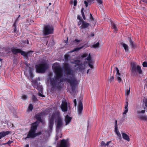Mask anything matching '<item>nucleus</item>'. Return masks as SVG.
I'll return each instance as SVG.
<instances>
[{
	"label": "nucleus",
	"mask_w": 147,
	"mask_h": 147,
	"mask_svg": "<svg viewBox=\"0 0 147 147\" xmlns=\"http://www.w3.org/2000/svg\"><path fill=\"white\" fill-rule=\"evenodd\" d=\"M55 74L54 78H52L53 76V73L50 72L48 74L47 80L48 81H50L51 84L54 86L57 84L61 82V78L63 75V71L62 68L59 63H54L52 66Z\"/></svg>",
	"instance_id": "f257e3e1"
},
{
	"label": "nucleus",
	"mask_w": 147,
	"mask_h": 147,
	"mask_svg": "<svg viewBox=\"0 0 147 147\" xmlns=\"http://www.w3.org/2000/svg\"><path fill=\"white\" fill-rule=\"evenodd\" d=\"M63 66L65 74L70 78L69 79H67V81L69 83L72 91L74 92L76 86L78 84L79 81L75 77L74 71L71 69L69 64L65 63H63Z\"/></svg>",
	"instance_id": "f03ea898"
},
{
	"label": "nucleus",
	"mask_w": 147,
	"mask_h": 147,
	"mask_svg": "<svg viewBox=\"0 0 147 147\" xmlns=\"http://www.w3.org/2000/svg\"><path fill=\"white\" fill-rule=\"evenodd\" d=\"M55 120L57 131L61 130L63 125V119L59 113L56 112L53 113L49 118V128L50 129L52 128L54 120Z\"/></svg>",
	"instance_id": "7ed1b4c3"
},
{
	"label": "nucleus",
	"mask_w": 147,
	"mask_h": 147,
	"mask_svg": "<svg viewBox=\"0 0 147 147\" xmlns=\"http://www.w3.org/2000/svg\"><path fill=\"white\" fill-rule=\"evenodd\" d=\"M38 124V123L37 121L33 123L31 129L29 131L27 137L25 138V140L28 138H34L36 136L35 132L37 129Z\"/></svg>",
	"instance_id": "20e7f679"
},
{
	"label": "nucleus",
	"mask_w": 147,
	"mask_h": 147,
	"mask_svg": "<svg viewBox=\"0 0 147 147\" xmlns=\"http://www.w3.org/2000/svg\"><path fill=\"white\" fill-rule=\"evenodd\" d=\"M131 72L132 75H136L137 73L139 74H142V70L140 66L137 65L136 63H131Z\"/></svg>",
	"instance_id": "39448f33"
},
{
	"label": "nucleus",
	"mask_w": 147,
	"mask_h": 147,
	"mask_svg": "<svg viewBox=\"0 0 147 147\" xmlns=\"http://www.w3.org/2000/svg\"><path fill=\"white\" fill-rule=\"evenodd\" d=\"M53 30L52 26L47 25L44 26L43 32L44 35H47L53 33Z\"/></svg>",
	"instance_id": "423d86ee"
},
{
	"label": "nucleus",
	"mask_w": 147,
	"mask_h": 147,
	"mask_svg": "<svg viewBox=\"0 0 147 147\" xmlns=\"http://www.w3.org/2000/svg\"><path fill=\"white\" fill-rule=\"evenodd\" d=\"M37 71L39 73H44L47 68V65L44 63H42L36 66Z\"/></svg>",
	"instance_id": "0eeeda50"
},
{
	"label": "nucleus",
	"mask_w": 147,
	"mask_h": 147,
	"mask_svg": "<svg viewBox=\"0 0 147 147\" xmlns=\"http://www.w3.org/2000/svg\"><path fill=\"white\" fill-rule=\"evenodd\" d=\"M75 62L76 63L75 66V67L76 68L75 69L76 71H82L85 69V64L82 63L80 60H76L75 61Z\"/></svg>",
	"instance_id": "6e6552de"
},
{
	"label": "nucleus",
	"mask_w": 147,
	"mask_h": 147,
	"mask_svg": "<svg viewBox=\"0 0 147 147\" xmlns=\"http://www.w3.org/2000/svg\"><path fill=\"white\" fill-rule=\"evenodd\" d=\"M60 107L63 111L65 112L67 111V103L65 100L62 101Z\"/></svg>",
	"instance_id": "1a4fd4ad"
},
{
	"label": "nucleus",
	"mask_w": 147,
	"mask_h": 147,
	"mask_svg": "<svg viewBox=\"0 0 147 147\" xmlns=\"http://www.w3.org/2000/svg\"><path fill=\"white\" fill-rule=\"evenodd\" d=\"M83 109L82 101L81 100L79 101L78 106V113L79 115H81L82 114Z\"/></svg>",
	"instance_id": "9d476101"
},
{
	"label": "nucleus",
	"mask_w": 147,
	"mask_h": 147,
	"mask_svg": "<svg viewBox=\"0 0 147 147\" xmlns=\"http://www.w3.org/2000/svg\"><path fill=\"white\" fill-rule=\"evenodd\" d=\"M97 2L100 5L102 4V3L103 2L102 0H96ZM95 0H87V1H84V3L85 4V6L86 7L88 6V3H89L91 2L94 3Z\"/></svg>",
	"instance_id": "9b49d317"
},
{
	"label": "nucleus",
	"mask_w": 147,
	"mask_h": 147,
	"mask_svg": "<svg viewBox=\"0 0 147 147\" xmlns=\"http://www.w3.org/2000/svg\"><path fill=\"white\" fill-rule=\"evenodd\" d=\"M68 144L67 140L63 139L61 140L60 144L58 146V147H67Z\"/></svg>",
	"instance_id": "f8f14e48"
},
{
	"label": "nucleus",
	"mask_w": 147,
	"mask_h": 147,
	"mask_svg": "<svg viewBox=\"0 0 147 147\" xmlns=\"http://www.w3.org/2000/svg\"><path fill=\"white\" fill-rule=\"evenodd\" d=\"M115 69L116 71V79L119 82H121L122 81L121 78V74L119 72L118 69L117 67H116Z\"/></svg>",
	"instance_id": "ddd939ff"
},
{
	"label": "nucleus",
	"mask_w": 147,
	"mask_h": 147,
	"mask_svg": "<svg viewBox=\"0 0 147 147\" xmlns=\"http://www.w3.org/2000/svg\"><path fill=\"white\" fill-rule=\"evenodd\" d=\"M82 25L80 27L81 29H85L88 28L90 26V24L84 20L82 21Z\"/></svg>",
	"instance_id": "4468645a"
},
{
	"label": "nucleus",
	"mask_w": 147,
	"mask_h": 147,
	"mask_svg": "<svg viewBox=\"0 0 147 147\" xmlns=\"http://www.w3.org/2000/svg\"><path fill=\"white\" fill-rule=\"evenodd\" d=\"M44 114H45L44 113H42L37 114L36 115V117L37 120L39 121L40 122H42V121L41 119V117H42V115Z\"/></svg>",
	"instance_id": "2eb2a0df"
},
{
	"label": "nucleus",
	"mask_w": 147,
	"mask_h": 147,
	"mask_svg": "<svg viewBox=\"0 0 147 147\" xmlns=\"http://www.w3.org/2000/svg\"><path fill=\"white\" fill-rule=\"evenodd\" d=\"M72 118L68 115H67L65 117V125L69 124L71 119Z\"/></svg>",
	"instance_id": "dca6fc26"
},
{
	"label": "nucleus",
	"mask_w": 147,
	"mask_h": 147,
	"mask_svg": "<svg viewBox=\"0 0 147 147\" xmlns=\"http://www.w3.org/2000/svg\"><path fill=\"white\" fill-rule=\"evenodd\" d=\"M11 51L14 55H16L18 53H20L21 51V50L15 48H11Z\"/></svg>",
	"instance_id": "f3484780"
},
{
	"label": "nucleus",
	"mask_w": 147,
	"mask_h": 147,
	"mask_svg": "<svg viewBox=\"0 0 147 147\" xmlns=\"http://www.w3.org/2000/svg\"><path fill=\"white\" fill-rule=\"evenodd\" d=\"M128 40L130 44L131 48L134 49L136 47V44L134 43L130 38L129 37Z\"/></svg>",
	"instance_id": "a211bd4d"
},
{
	"label": "nucleus",
	"mask_w": 147,
	"mask_h": 147,
	"mask_svg": "<svg viewBox=\"0 0 147 147\" xmlns=\"http://www.w3.org/2000/svg\"><path fill=\"white\" fill-rule=\"evenodd\" d=\"M9 133V131H2L0 132V139L3 138Z\"/></svg>",
	"instance_id": "6ab92c4d"
},
{
	"label": "nucleus",
	"mask_w": 147,
	"mask_h": 147,
	"mask_svg": "<svg viewBox=\"0 0 147 147\" xmlns=\"http://www.w3.org/2000/svg\"><path fill=\"white\" fill-rule=\"evenodd\" d=\"M123 138L124 139L128 141H129L130 139L129 138L128 136L125 133H122Z\"/></svg>",
	"instance_id": "aec40b11"
},
{
	"label": "nucleus",
	"mask_w": 147,
	"mask_h": 147,
	"mask_svg": "<svg viewBox=\"0 0 147 147\" xmlns=\"http://www.w3.org/2000/svg\"><path fill=\"white\" fill-rule=\"evenodd\" d=\"M115 132L116 133L117 136H118L119 138V139H120L121 138V135L119 133L118 130V128H115Z\"/></svg>",
	"instance_id": "412c9836"
},
{
	"label": "nucleus",
	"mask_w": 147,
	"mask_h": 147,
	"mask_svg": "<svg viewBox=\"0 0 147 147\" xmlns=\"http://www.w3.org/2000/svg\"><path fill=\"white\" fill-rule=\"evenodd\" d=\"M128 105V102L127 101L126 102V105H125V110L124 111L123 113V114H126L127 113V112L128 111V109L127 108Z\"/></svg>",
	"instance_id": "4be33fe9"
},
{
	"label": "nucleus",
	"mask_w": 147,
	"mask_h": 147,
	"mask_svg": "<svg viewBox=\"0 0 147 147\" xmlns=\"http://www.w3.org/2000/svg\"><path fill=\"white\" fill-rule=\"evenodd\" d=\"M20 53H21V55H22L24 57H27L28 55L30 53H26L24 51L21 50V51H20Z\"/></svg>",
	"instance_id": "5701e85b"
},
{
	"label": "nucleus",
	"mask_w": 147,
	"mask_h": 147,
	"mask_svg": "<svg viewBox=\"0 0 147 147\" xmlns=\"http://www.w3.org/2000/svg\"><path fill=\"white\" fill-rule=\"evenodd\" d=\"M123 46L124 48V49L126 52H127L128 51V45L125 43H122L121 44Z\"/></svg>",
	"instance_id": "b1692460"
},
{
	"label": "nucleus",
	"mask_w": 147,
	"mask_h": 147,
	"mask_svg": "<svg viewBox=\"0 0 147 147\" xmlns=\"http://www.w3.org/2000/svg\"><path fill=\"white\" fill-rule=\"evenodd\" d=\"M111 25H112V28L114 29L115 31H116L117 30V27L114 23L111 22Z\"/></svg>",
	"instance_id": "393cba45"
},
{
	"label": "nucleus",
	"mask_w": 147,
	"mask_h": 147,
	"mask_svg": "<svg viewBox=\"0 0 147 147\" xmlns=\"http://www.w3.org/2000/svg\"><path fill=\"white\" fill-rule=\"evenodd\" d=\"M130 88L129 87L128 88L126 89L125 90V95L126 96H127V97L129 95L130 93Z\"/></svg>",
	"instance_id": "a878e982"
},
{
	"label": "nucleus",
	"mask_w": 147,
	"mask_h": 147,
	"mask_svg": "<svg viewBox=\"0 0 147 147\" xmlns=\"http://www.w3.org/2000/svg\"><path fill=\"white\" fill-rule=\"evenodd\" d=\"M100 44L99 42L96 43H94L92 46V47L95 48H98Z\"/></svg>",
	"instance_id": "bb28decb"
},
{
	"label": "nucleus",
	"mask_w": 147,
	"mask_h": 147,
	"mask_svg": "<svg viewBox=\"0 0 147 147\" xmlns=\"http://www.w3.org/2000/svg\"><path fill=\"white\" fill-rule=\"evenodd\" d=\"M32 69L30 67H29V73L30 74V76L31 78H32L33 77V74L32 73Z\"/></svg>",
	"instance_id": "cd10ccee"
},
{
	"label": "nucleus",
	"mask_w": 147,
	"mask_h": 147,
	"mask_svg": "<svg viewBox=\"0 0 147 147\" xmlns=\"http://www.w3.org/2000/svg\"><path fill=\"white\" fill-rule=\"evenodd\" d=\"M33 109V106L32 104H30L28 107V111H31Z\"/></svg>",
	"instance_id": "c85d7f7f"
},
{
	"label": "nucleus",
	"mask_w": 147,
	"mask_h": 147,
	"mask_svg": "<svg viewBox=\"0 0 147 147\" xmlns=\"http://www.w3.org/2000/svg\"><path fill=\"white\" fill-rule=\"evenodd\" d=\"M114 80V76H112L110 77V78L108 79V81L109 82H113Z\"/></svg>",
	"instance_id": "c756f323"
},
{
	"label": "nucleus",
	"mask_w": 147,
	"mask_h": 147,
	"mask_svg": "<svg viewBox=\"0 0 147 147\" xmlns=\"http://www.w3.org/2000/svg\"><path fill=\"white\" fill-rule=\"evenodd\" d=\"M84 47V46H82L80 47L77 48H76L74 49V50L73 51H71V52H72L75 51H76L80 50V49L83 48Z\"/></svg>",
	"instance_id": "7c9ffc66"
},
{
	"label": "nucleus",
	"mask_w": 147,
	"mask_h": 147,
	"mask_svg": "<svg viewBox=\"0 0 147 147\" xmlns=\"http://www.w3.org/2000/svg\"><path fill=\"white\" fill-rule=\"evenodd\" d=\"M32 100L34 101H36L37 100V98L34 95L32 96Z\"/></svg>",
	"instance_id": "2f4dec72"
},
{
	"label": "nucleus",
	"mask_w": 147,
	"mask_h": 147,
	"mask_svg": "<svg viewBox=\"0 0 147 147\" xmlns=\"http://www.w3.org/2000/svg\"><path fill=\"white\" fill-rule=\"evenodd\" d=\"M145 110H143L141 111H138L137 112V113L138 114H140L141 113H145Z\"/></svg>",
	"instance_id": "473e14b6"
},
{
	"label": "nucleus",
	"mask_w": 147,
	"mask_h": 147,
	"mask_svg": "<svg viewBox=\"0 0 147 147\" xmlns=\"http://www.w3.org/2000/svg\"><path fill=\"white\" fill-rule=\"evenodd\" d=\"M22 98L23 100H25L27 98V96L25 95H23L22 96Z\"/></svg>",
	"instance_id": "72a5a7b5"
},
{
	"label": "nucleus",
	"mask_w": 147,
	"mask_h": 147,
	"mask_svg": "<svg viewBox=\"0 0 147 147\" xmlns=\"http://www.w3.org/2000/svg\"><path fill=\"white\" fill-rule=\"evenodd\" d=\"M106 143H105V142L104 141H102L101 142V144H100V146L101 147L102 146H106Z\"/></svg>",
	"instance_id": "f704fd0d"
},
{
	"label": "nucleus",
	"mask_w": 147,
	"mask_h": 147,
	"mask_svg": "<svg viewBox=\"0 0 147 147\" xmlns=\"http://www.w3.org/2000/svg\"><path fill=\"white\" fill-rule=\"evenodd\" d=\"M69 57V55H65V56H64L65 59V60L66 61H67L68 58Z\"/></svg>",
	"instance_id": "c9c22d12"
},
{
	"label": "nucleus",
	"mask_w": 147,
	"mask_h": 147,
	"mask_svg": "<svg viewBox=\"0 0 147 147\" xmlns=\"http://www.w3.org/2000/svg\"><path fill=\"white\" fill-rule=\"evenodd\" d=\"M143 66L144 67H147V62H144L142 64Z\"/></svg>",
	"instance_id": "e433bc0d"
},
{
	"label": "nucleus",
	"mask_w": 147,
	"mask_h": 147,
	"mask_svg": "<svg viewBox=\"0 0 147 147\" xmlns=\"http://www.w3.org/2000/svg\"><path fill=\"white\" fill-rule=\"evenodd\" d=\"M77 19H78L80 21L82 22V21L81 18V16L80 15H78L77 16Z\"/></svg>",
	"instance_id": "4c0bfd02"
},
{
	"label": "nucleus",
	"mask_w": 147,
	"mask_h": 147,
	"mask_svg": "<svg viewBox=\"0 0 147 147\" xmlns=\"http://www.w3.org/2000/svg\"><path fill=\"white\" fill-rule=\"evenodd\" d=\"M86 59L89 61H90V60H91V57L90 56V54H89L88 56V57L86 58Z\"/></svg>",
	"instance_id": "58836bf2"
},
{
	"label": "nucleus",
	"mask_w": 147,
	"mask_h": 147,
	"mask_svg": "<svg viewBox=\"0 0 147 147\" xmlns=\"http://www.w3.org/2000/svg\"><path fill=\"white\" fill-rule=\"evenodd\" d=\"M88 56V54L86 53H84L83 54L82 56V57L83 58H84Z\"/></svg>",
	"instance_id": "ea45409f"
},
{
	"label": "nucleus",
	"mask_w": 147,
	"mask_h": 147,
	"mask_svg": "<svg viewBox=\"0 0 147 147\" xmlns=\"http://www.w3.org/2000/svg\"><path fill=\"white\" fill-rule=\"evenodd\" d=\"M77 1L76 0H74V6H76L77 5Z\"/></svg>",
	"instance_id": "a19ab883"
},
{
	"label": "nucleus",
	"mask_w": 147,
	"mask_h": 147,
	"mask_svg": "<svg viewBox=\"0 0 147 147\" xmlns=\"http://www.w3.org/2000/svg\"><path fill=\"white\" fill-rule=\"evenodd\" d=\"M81 14H82V17L83 18L84 20H85L86 18L85 16L84 15V13H81Z\"/></svg>",
	"instance_id": "79ce46f5"
},
{
	"label": "nucleus",
	"mask_w": 147,
	"mask_h": 147,
	"mask_svg": "<svg viewBox=\"0 0 147 147\" xmlns=\"http://www.w3.org/2000/svg\"><path fill=\"white\" fill-rule=\"evenodd\" d=\"M115 128H118V127H117V120H115Z\"/></svg>",
	"instance_id": "37998d69"
},
{
	"label": "nucleus",
	"mask_w": 147,
	"mask_h": 147,
	"mask_svg": "<svg viewBox=\"0 0 147 147\" xmlns=\"http://www.w3.org/2000/svg\"><path fill=\"white\" fill-rule=\"evenodd\" d=\"M41 134H42V132L41 131H40L37 133H36V136H38L41 135Z\"/></svg>",
	"instance_id": "c03bdc74"
},
{
	"label": "nucleus",
	"mask_w": 147,
	"mask_h": 147,
	"mask_svg": "<svg viewBox=\"0 0 147 147\" xmlns=\"http://www.w3.org/2000/svg\"><path fill=\"white\" fill-rule=\"evenodd\" d=\"M81 40H79L76 39L74 40V42H80L81 41Z\"/></svg>",
	"instance_id": "a18cd8bd"
},
{
	"label": "nucleus",
	"mask_w": 147,
	"mask_h": 147,
	"mask_svg": "<svg viewBox=\"0 0 147 147\" xmlns=\"http://www.w3.org/2000/svg\"><path fill=\"white\" fill-rule=\"evenodd\" d=\"M90 19L91 20H93L94 19V18L92 15V14L91 13L90 14Z\"/></svg>",
	"instance_id": "49530a36"
},
{
	"label": "nucleus",
	"mask_w": 147,
	"mask_h": 147,
	"mask_svg": "<svg viewBox=\"0 0 147 147\" xmlns=\"http://www.w3.org/2000/svg\"><path fill=\"white\" fill-rule=\"evenodd\" d=\"M74 106L75 107H76V105H77V103H76V99H75L74 100Z\"/></svg>",
	"instance_id": "de8ad7c7"
},
{
	"label": "nucleus",
	"mask_w": 147,
	"mask_h": 147,
	"mask_svg": "<svg viewBox=\"0 0 147 147\" xmlns=\"http://www.w3.org/2000/svg\"><path fill=\"white\" fill-rule=\"evenodd\" d=\"M38 95L40 96H41L42 97H45V96L42 95V94H41L40 93H39L38 94Z\"/></svg>",
	"instance_id": "09e8293b"
},
{
	"label": "nucleus",
	"mask_w": 147,
	"mask_h": 147,
	"mask_svg": "<svg viewBox=\"0 0 147 147\" xmlns=\"http://www.w3.org/2000/svg\"><path fill=\"white\" fill-rule=\"evenodd\" d=\"M12 142H13L12 141H10V140H9L7 142V144H11V143H12Z\"/></svg>",
	"instance_id": "8fccbe9b"
},
{
	"label": "nucleus",
	"mask_w": 147,
	"mask_h": 147,
	"mask_svg": "<svg viewBox=\"0 0 147 147\" xmlns=\"http://www.w3.org/2000/svg\"><path fill=\"white\" fill-rule=\"evenodd\" d=\"M88 65H89V66L90 68H93V67L92 65V64H90V63H88Z\"/></svg>",
	"instance_id": "3c124183"
},
{
	"label": "nucleus",
	"mask_w": 147,
	"mask_h": 147,
	"mask_svg": "<svg viewBox=\"0 0 147 147\" xmlns=\"http://www.w3.org/2000/svg\"><path fill=\"white\" fill-rule=\"evenodd\" d=\"M89 61L88 63H90V64L92 63H93L94 62V61H92V60H90V61Z\"/></svg>",
	"instance_id": "603ef678"
},
{
	"label": "nucleus",
	"mask_w": 147,
	"mask_h": 147,
	"mask_svg": "<svg viewBox=\"0 0 147 147\" xmlns=\"http://www.w3.org/2000/svg\"><path fill=\"white\" fill-rule=\"evenodd\" d=\"M110 142H111V141H109V142H107V143L106 144V146H107L108 147L109 146V144L110 143Z\"/></svg>",
	"instance_id": "864d4df0"
},
{
	"label": "nucleus",
	"mask_w": 147,
	"mask_h": 147,
	"mask_svg": "<svg viewBox=\"0 0 147 147\" xmlns=\"http://www.w3.org/2000/svg\"><path fill=\"white\" fill-rule=\"evenodd\" d=\"M33 52L32 51H30L28 52V53L30 52V53L28 55V56H31L32 55V53H31V52Z\"/></svg>",
	"instance_id": "5fc2aeb1"
},
{
	"label": "nucleus",
	"mask_w": 147,
	"mask_h": 147,
	"mask_svg": "<svg viewBox=\"0 0 147 147\" xmlns=\"http://www.w3.org/2000/svg\"><path fill=\"white\" fill-rule=\"evenodd\" d=\"M145 101V105L147 107V98L146 99Z\"/></svg>",
	"instance_id": "6e6d98bb"
},
{
	"label": "nucleus",
	"mask_w": 147,
	"mask_h": 147,
	"mask_svg": "<svg viewBox=\"0 0 147 147\" xmlns=\"http://www.w3.org/2000/svg\"><path fill=\"white\" fill-rule=\"evenodd\" d=\"M84 9L83 8H82V9H81V13H84V12H83Z\"/></svg>",
	"instance_id": "4d7b16f0"
},
{
	"label": "nucleus",
	"mask_w": 147,
	"mask_h": 147,
	"mask_svg": "<svg viewBox=\"0 0 147 147\" xmlns=\"http://www.w3.org/2000/svg\"><path fill=\"white\" fill-rule=\"evenodd\" d=\"M94 34L93 33H91V36H94Z\"/></svg>",
	"instance_id": "13d9d810"
},
{
	"label": "nucleus",
	"mask_w": 147,
	"mask_h": 147,
	"mask_svg": "<svg viewBox=\"0 0 147 147\" xmlns=\"http://www.w3.org/2000/svg\"><path fill=\"white\" fill-rule=\"evenodd\" d=\"M143 1L144 2H145V3H147V0H143Z\"/></svg>",
	"instance_id": "bf43d9fd"
},
{
	"label": "nucleus",
	"mask_w": 147,
	"mask_h": 147,
	"mask_svg": "<svg viewBox=\"0 0 147 147\" xmlns=\"http://www.w3.org/2000/svg\"><path fill=\"white\" fill-rule=\"evenodd\" d=\"M80 22L81 21H80L79 22H78V25L79 26H80L81 24V23H80Z\"/></svg>",
	"instance_id": "052dcab7"
},
{
	"label": "nucleus",
	"mask_w": 147,
	"mask_h": 147,
	"mask_svg": "<svg viewBox=\"0 0 147 147\" xmlns=\"http://www.w3.org/2000/svg\"><path fill=\"white\" fill-rule=\"evenodd\" d=\"M29 144H26V145L25 146V147H29Z\"/></svg>",
	"instance_id": "680f3d73"
},
{
	"label": "nucleus",
	"mask_w": 147,
	"mask_h": 147,
	"mask_svg": "<svg viewBox=\"0 0 147 147\" xmlns=\"http://www.w3.org/2000/svg\"><path fill=\"white\" fill-rule=\"evenodd\" d=\"M16 28L15 27V28L14 29V32H16Z\"/></svg>",
	"instance_id": "e2e57ef3"
},
{
	"label": "nucleus",
	"mask_w": 147,
	"mask_h": 147,
	"mask_svg": "<svg viewBox=\"0 0 147 147\" xmlns=\"http://www.w3.org/2000/svg\"><path fill=\"white\" fill-rule=\"evenodd\" d=\"M13 26H14V27H16V24L15 23H14V24H13Z\"/></svg>",
	"instance_id": "0e129e2a"
},
{
	"label": "nucleus",
	"mask_w": 147,
	"mask_h": 147,
	"mask_svg": "<svg viewBox=\"0 0 147 147\" xmlns=\"http://www.w3.org/2000/svg\"><path fill=\"white\" fill-rule=\"evenodd\" d=\"M145 116H144V117H142V118L143 119H145Z\"/></svg>",
	"instance_id": "69168bd1"
},
{
	"label": "nucleus",
	"mask_w": 147,
	"mask_h": 147,
	"mask_svg": "<svg viewBox=\"0 0 147 147\" xmlns=\"http://www.w3.org/2000/svg\"><path fill=\"white\" fill-rule=\"evenodd\" d=\"M58 138H56V140H58Z\"/></svg>",
	"instance_id": "338daca9"
},
{
	"label": "nucleus",
	"mask_w": 147,
	"mask_h": 147,
	"mask_svg": "<svg viewBox=\"0 0 147 147\" xmlns=\"http://www.w3.org/2000/svg\"><path fill=\"white\" fill-rule=\"evenodd\" d=\"M7 53H9L10 52V51H9V52H7V51H6Z\"/></svg>",
	"instance_id": "774afa93"
}]
</instances>
